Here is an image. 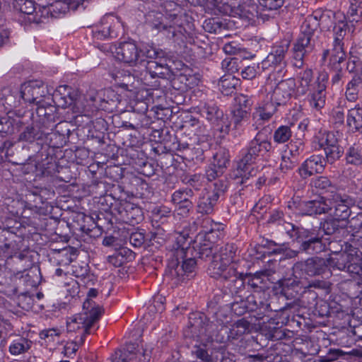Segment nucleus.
Masks as SVG:
<instances>
[{"instance_id": "nucleus-29", "label": "nucleus", "mask_w": 362, "mask_h": 362, "mask_svg": "<svg viewBox=\"0 0 362 362\" xmlns=\"http://www.w3.org/2000/svg\"><path fill=\"white\" fill-rule=\"evenodd\" d=\"M250 324L245 319H240L231 325L228 332L226 330L228 334V339H235L243 336L247 332H249ZM226 329L224 327L221 330Z\"/></svg>"}, {"instance_id": "nucleus-48", "label": "nucleus", "mask_w": 362, "mask_h": 362, "mask_svg": "<svg viewBox=\"0 0 362 362\" xmlns=\"http://www.w3.org/2000/svg\"><path fill=\"white\" fill-rule=\"evenodd\" d=\"M231 124L234 125L235 129H238L243 126V123L248 120L250 113H247L245 110L240 109L233 108L231 111Z\"/></svg>"}, {"instance_id": "nucleus-57", "label": "nucleus", "mask_w": 362, "mask_h": 362, "mask_svg": "<svg viewBox=\"0 0 362 362\" xmlns=\"http://www.w3.org/2000/svg\"><path fill=\"white\" fill-rule=\"evenodd\" d=\"M192 354L200 362H214L211 355L204 346H194Z\"/></svg>"}, {"instance_id": "nucleus-35", "label": "nucleus", "mask_w": 362, "mask_h": 362, "mask_svg": "<svg viewBox=\"0 0 362 362\" xmlns=\"http://www.w3.org/2000/svg\"><path fill=\"white\" fill-rule=\"evenodd\" d=\"M134 350V344H127L126 348L115 352L112 356V362H129L132 361L136 358Z\"/></svg>"}, {"instance_id": "nucleus-33", "label": "nucleus", "mask_w": 362, "mask_h": 362, "mask_svg": "<svg viewBox=\"0 0 362 362\" xmlns=\"http://www.w3.org/2000/svg\"><path fill=\"white\" fill-rule=\"evenodd\" d=\"M69 10V4L63 1H55L48 7H43L40 11L45 19L50 14L52 17H57V13H65Z\"/></svg>"}, {"instance_id": "nucleus-7", "label": "nucleus", "mask_w": 362, "mask_h": 362, "mask_svg": "<svg viewBox=\"0 0 362 362\" xmlns=\"http://www.w3.org/2000/svg\"><path fill=\"white\" fill-rule=\"evenodd\" d=\"M214 188L204 189L199 197L197 211L202 214H211L221 196L226 189V185L221 180L214 183Z\"/></svg>"}, {"instance_id": "nucleus-23", "label": "nucleus", "mask_w": 362, "mask_h": 362, "mask_svg": "<svg viewBox=\"0 0 362 362\" xmlns=\"http://www.w3.org/2000/svg\"><path fill=\"white\" fill-rule=\"evenodd\" d=\"M302 214L313 216L328 213L332 210L330 204H327L325 198L322 197L320 199L303 202Z\"/></svg>"}, {"instance_id": "nucleus-55", "label": "nucleus", "mask_w": 362, "mask_h": 362, "mask_svg": "<svg viewBox=\"0 0 362 362\" xmlns=\"http://www.w3.org/2000/svg\"><path fill=\"white\" fill-rule=\"evenodd\" d=\"M304 151V144L303 142L300 140L291 141L287 145V149L285 151L288 153L291 156L296 157L298 158L300 154H301Z\"/></svg>"}, {"instance_id": "nucleus-58", "label": "nucleus", "mask_w": 362, "mask_h": 362, "mask_svg": "<svg viewBox=\"0 0 362 362\" xmlns=\"http://www.w3.org/2000/svg\"><path fill=\"white\" fill-rule=\"evenodd\" d=\"M263 276H266V272L256 273L254 275H245L247 284L252 288L260 287V285L264 283Z\"/></svg>"}, {"instance_id": "nucleus-41", "label": "nucleus", "mask_w": 362, "mask_h": 362, "mask_svg": "<svg viewBox=\"0 0 362 362\" xmlns=\"http://www.w3.org/2000/svg\"><path fill=\"white\" fill-rule=\"evenodd\" d=\"M32 341L21 337L14 340L9 346V351L13 355H18L28 351L31 347Z\"/></svg>"}, {"instance_id": "nucleus-14", "label": "nucleus", "mask_w": 362, "mask_h": 362, "mask_svg": "<svg viewBox=\"0 0 362 362\" xmlns=\"http://www.w3.org/2000/svg\"><path fill=\"white\" fill-rule=\"evenodd\" d=\"M119 29V23L114 16L110 15L105 16L93 30V36L98 40L115 38L118 36V30Z\"/></svg>"}, {"instance_id": "nucleus-52", "label": "nucleus", "mask_w": 362, "mask_h": 362, "mask_svg": "<svg viewBox=\"0 0 362 362\" xmlns=\"http://www.w3.org/2000/svg\"><path fill=\"white\" fill-rule=\"evenodd\" d=\"M194 196L192 189L185 188L175 191L172 195V202L173 204L189 201Z\"/></svg>"}, {"instance_id": "nucleus-20", "label": "nucleus", "mask_w": 362, "mask_h": 362, "mask_svg": "<svg viewBox=\"0 0 362 362\" xmlns=\"http://www.w3.org/2000/svg\"><path fill=\"white\" fill-rule=\"evenodd\" d=\"M200 114L207 120L217 127V129L221 132H228L229 125L226 124L225 127L223 123V112L216 105L212 104H205L200 108Z\"/></svg>"}, {"instance_id": "nucleus-54", "label": "nucleus", "mask_w": 362, "mask_h": 362, "mask_svg": "<svg viewBox=\"0 0 362 362\" xmlns=\"http://www.w3.org/2000/svg\"><path fill=\"white\" fill-rule=\"evenodd\" d=\"M350 7L348 14L352 21H358L362 15V0H349Z\"/></svg>"}, {"instance_id": "nucleus-40", "label": "nucleus", "mask_w": 362, "mask_h": 362, "mask_svg": "<svg viewBox=\"0 0 362 362\" xmlns=\"http://www.w3.org/2000/svg\"><path fill=\"white\" fill-rule=\"evenodd\" d=\"M234 300L230 304L231 310L238 315H242L246 312L252 311V307L247 306L245 300V295L233 296Z\"/></svg>"}, {"instance_id": "nucleus-37", "label": "nucleus", "mask_w": 362, "mask_h": 362, "mask_svg": "<svg viewBox=\"0 0 362 362\" xmlns=\"http://www.w3.org/2000/svg\"><path fill=\"white\" fill-rule=\"evenodd\" d=\"M243 60L238 57H228L223 60L221 67L230 74L238 73L243 66Z\"/></svg>"}, {"instance_id": "nucleus-4", "label": "nucleus", "mask_w": 362, "mask_h": 362, "mask_svg": "<svg viewBox=\"0 0 362 362\" xmlns=\"http://www.w3.org/2000/svg\"><path fill=\"white\" fill-rule=\"evenodd\" d=\"M271 147V143L264 137L263 134L258 132L255 137L249 142L246 151L238 164V169L244 173L250 170V165L255 162L257 158L263 156L269 151Z\"/></svg>"}, {"instance_id": "nucleus-16", "label": "nucleus", "mask_w": 362, "mask_h": 362, "mask_svg": "<svg viewBox=\"0 0 362 362\" xmlns=\"http://www.w3.org/2000/svg\"><path fill=\"white\" fill-rule=\"evenodd\" d=\"M296 86V81L292 78L281 81L274 89L270 100L276 105L285 104L292 97Z\"/></svg>"}, {"instance_id": "nucleus-36", "label": "nucleus", "mask_w": 362, "mask_h": 362, "mask_svg": "<svg viewBox=\"0 0 362 362\" xmlns=\"http://www.w3.org/2000/svg\"><path fill=\"white\" fill-rule=\"evenodd\" d=\"M232 13L233 16L247 21H252L257 16V11L255 5H239L232 9Z\"/></svg>"}, {"instance_id": "nucleus-1", "label": "nucleus", "mask_w": 362, "mask_h": 362, "mask_svg": "<svg viewBox=\"0 0 362 362\" xmlns=\"http://www.w3.org/2000/svg\"><path fill=\"white\" fill-rule=\"evenodd\" d=\"M175 244L173 245V251L165 272V278L173 281L174 284H178L186 279L194 276V272L196 267V259L199 258L204 261L212 260L215 252L210 243H204L193 247L194 257L185 259L187 238L185 235L177 234L175 238Z\"/></svg>"}, {"instance_id": "nucleus-49", "label": "nucleus", "mask_w": 362, "mask_h": 362, "mask_svg": "<svg viewBox=\"0 0 362 362\" xmlns=\"http://www.w3.org/2000/svg\"><path fill=\"white\" fill-rule=\"evenodd\" d=\"M281 226L286 233L296 241H298L301 237L303 234L301 232L305 231L306 230L304 228L296 226L293 223L286 221H284Z\"/></svg>"}, {"instance_id": "nucleus-42", "label": "nucleus", "mask_w": 362, "mask_h": 362, "mask_svg": "<svg viewBox=\"0 0 362 362\" xmlns=\"http://www.w3.org/2000/svg\"><path fill=\"white\" fill-rule=\"evenodd\" d=\"M313 79V71L307 69L303 71H301L298 74V82L299 86H298V91L300 94H305L309 89L310 83Z\"/></svg>"}, {"instance_id": "nucleus-56", "label": "nucleus", "mask_w": 362, "mask_h": 362, "mask_svg": "<svg viewBox=\"0 0 362 362\" xmlns=\"http://www.w3.org/2000/svg\"><path fill=\"white\" fill-rule=\"evenodd\" d=\"M346 161L350 164L360 165L362 163V153L358 147L349 148L346 153Z\"/></svg>"}, {"instance_id": "nucleus-39", "label": "nucleus", "mask_w": 362, "mask_h": 362, "mask_svg": "<svg viewBox=\"0 0 362 362\" xmlns=\"http://www.w3.org/2000/svg\"><path fill=\"white\" fill-rule=\"evenodd\" d=\"M311 185L316 189L329 193V194L336 193L335 187L332 185L331 181L327 177L319 176L313 178L311 182Z\"/></svg>"}, {"instance_id": "nucleus-64", "label": "nucleus", "mask_w": 362, "mask_h": 362, "mask_svg": "<svg viewBox=\"0 0 362 362\" xmlns=\"http://www.w3.org/2000/svg\"><path fill=\"white\" fill-rule=\"evenodd\" d=\"M21 1L19 9L22 13L32 15L35 11L36 8L32 0H21Z\"/></svg>"}, {"instance_id": "nucleus-38", "label": "nucleus", "mask_w": 362, "mask_h": 362, "mask_svg": "<svg viewBox=\"0 0 362 362\" xmlns=\"http://www.w3.org/2000/svg\"><path fill=\"white\" fill-rule=\"evenodd\" d=\"M229 152L227 149L220 148L213 156L212 165L223 170L229 164Z\"/></svg>"}, {"instance_id": "nucleus-19", "label": "nucleus", "mask_w": 362, "mask_h": 362, "mask_svg": "<svg viewBox=\"0 0 362 362\" xmlns=\"http://www.w3.org/2000/svg\"><path fill=\"white\" fill-rule=\"evenodd\" d=\"M117 211L121 218L129 224L134 225L143 219L141 209L130 202L122 200L119 203Z\"/></svg>"}, {"instance_id": "nucleus-31", "label": "nucleus", "mask_w": 362, "mask_h": 362, "mask_svg": "<svg viewBox=\"0 0 362 362\" xmlns=\"http://www.w3.org/2000/svg\"><path fill=\"white\" fill-rule=\"evenodd\" d=\"M347 125L352 132L362 133V108L355 107L349 110L347 114Z\"/></svg>"}, {"instance_id": "nucleus-43", "label": "nucleus", "mask_w": 362, "mask_h": 362, "mask_svg": "<svg viewBox=\"0 0 362 362\" xmlns=\"http://www.w3.org/2000/svg\"><path fill=\"white\" fill-rule=\"evenodd\" d=\"M293 125H281L274 132V141L277 144H284L288 141L293 134L291 127Z\"/></svg>"}, {"instance_id": "nucleus-22", "label": "nucleus", "mask_w": 362, "mask_h": 362, "mask_svg": "<svg viewBox=\"0 0 362 362\" xmlns=\"http://www.w3.org/2000/svg\"><path fill=\"white\" fill-rule=\"evenodd\" d=\"M64 90H71L68 86H60L58 90L59 93L54 95V98L58 106L62 108L72 107V110L75 112H82L78 108L80 101L77 100L74 95H71L69 91L66 93H62Z\"/></svg>"}, {"instance_id": "nucleus-21", "label": "nucleus", "mask_w": 362, "mask_h": 362, "mask_svg": "<svg viewBox=\"0 0 362 362\" xmlns=\"http://www.w3.org/2000/svg\"><path fill=\"white\" fill-rule=\"evenodd\" d=\"M327 158L320 155H313L308 158L299 169L302 177L306 178L314 173H321L325 169Z\"/></svg>"}, {"instance_id": "nucleus-18", "label": "nucleus", "mask_w": 362, "mask_h": 362, "mask_svg": "<svg viewBox=\"0 0 362 362\" xmlns=\"http://www.w3.org/2000/svg\"><path fill=\"white\" fill-rule=\"evenodd\" d=\"M235 264H230L223 260L221 262L213 255L212 260L208 267V272L214 279H230V277L235 274Z\"/></svg>"}, {"instance_id": "nucleus-63", "label": "nucleus", "mask_w": 362, "mask_h": 362, "mask_svg": "<svg viewBox=\"0 0 362 362\" xmlns=\"http://www.w3.org/2000/svg\"><path fill=\"white\" fill-rule=\"evenodd\" d=\"M203 27L209 33H216L217 30L221 28V23L216 18H209L204 21Z\"/></svg>"}, {"instance_id": "nucleus-2", "label": "nucleus", "mask_w": 362, "mask_h": 362, "mask_svg": "<svg viewBox=\"0 0 362 362\" xmlns=\"http://www.w3.org/2000/svg\"><path fill=\"white\" fill-rule=\"evenodd\" d=\"M98 291L95 288H90L87 294V299L83 304V311L69 318L66 322L69 332H76L82 329L83 334L81 336L79 344H82L86 334L90 333V327L97 322L101 317L103 309L91 299L98 296ZM77 344V342H76Z\"/></svg>"}, {"instance_id": "nucleus-47", "label": "nucleus", "mask_w": 362, "mask_h": 362, "mask_svg": "<svg viewBox=\"0 0 362 362\" xmlns=\"http://www.w3.org/2000/svg\"><path fill=\"white\" fill-rule=\"evenodd\" d=\"M139 76V83H143L145 86L149 88H157L160 86L159 81L156 79L157 77L152 76L147 71L146 69L144 68Z\"/></svg>"}, {"instance_id": "nucleus-32", "label": "nucleus", "mask_w": 362, "mask_h": 362, "mask_svg": "<svg viewBox=\"0 0 362 362\" xmlns=\"http://www.w3.org/2000/svg\"><path fill=\"white\" fill-rule=\"evenodd\" d=\"M276 106L273 101H267L256 108L253 112V117L262 121H268L276 112Z\"/></svg>"}, {"instance_id": "nucleus-27", "label": "nucleus", "mask_w": 362, "mask_h": 362, "mask_svg": "<svg viewBox=\"0 0 362 362\" xmlns=\"http://www.w3.org/2000/svg\"><path fill=\"white\" fill-rule=\"evenodd\" d=\"M48 134V132H46L37 124L35 126H28L19 135L18 140L33 143L35 140L42 139L45 135Z\"/></svg>"}, {"instance_id": "nucleus-50", "label": "nucleus", "mask_w": 362, "mask_h": 362, "mask_svg": "<svg viewBox=\"0 0 362 362\" xmlns=\"http://www.w3.org/2000/svg\"><path fill=\"white\" fill-rule=\"evenodd\" d=\"M243 66L240 68V76L246 80L254 78L259 69V64L252 63L246 64V60H243Z\"/></svg>"}, {"instance_id": "nucleus-45", "label": "nucleus", "mask_w": 362, "mask_h": 362, "mask_svg": "<svg viewBox=\"0 0 362 362\" xmlns=\"http://www.w3.org/2000/svg\"><path fill=\"white\" fill-rule=\"evenodd\" d=\"M349 255L346 253L337 254V257H331L329 260V264L333 267H336L339 270L347 269L349 270L350 264L349 263Z\"/></svg>"}, {"instance_id": "nucleus-13", "label": "nucleus", "mask_w": 362, "mask_h": 362, "mask_svg": "<svg viewBox=\"0 0 362 362\" xmlns=\"http://www.w3.org/2000/svg\"><path fill=\"white\" fill-rule=\"evenodd\" d=\"M338 143V139L334 132L322 134L319 144L324 148L327 163H333L341 156L343 151Z\"/></svg>"}, {"instance_id": "nucleus-51", "label": "nucleus", "mask_w": 362, "mask_h": 362, "mask_svg": "<svg viewBox=\"0 0 362 362\" xmlns=\"http://www.w3.org/2000/svg\"><path fill=\"white\" fill-rule=\"evenodd\" d=\"M235 103L233 108L245 110L247 113H250L253 104L252 98L244 94L238 95L235 98Z\"/></svg>"}, {"instance_id": "nucleus-8", "label": "nucleus", "mask_w": 362, "mask_h": 362, "mask_svg": "<svg viewBox=\"0 0 362 362\" xmlns=\"http://www.w3.org/2000/svg\"><path fill=\"white\" fill-rule=\"evenodd\" d=\"M348 25L344 21H339L335 24L333 28L334 42L333 48L331 50L325 49L322 54V61H325L327 57L332 54V64L337 68L338 64L343 59H346V54L343 49V40L346 34Z\"/></svg>"}, {"instance_id": "nucleus-5", "label": "nucleus", "mask_w": 362, "mask_h": 362, "mask_svg": "<svg viewBox=\"0 0 362 362\" xmlns=\"http://www.w3.org/2000/svg\"><path fill=\"white\" fill-rule=\"evenodd\" d=\"M144 62L141 67L146 69L147 71L157 78H165L170 74V68L163 61L165 52L154 47H146L144 51Z\"/></svg>"}, {"instance_id": "nucleus-10", "label": "nucleus", "mask_w": 362, "mask_h": 362, "mask_svg": "<svg viewBox=\"0 0 362 362\" xmlns=\"http://www.w3.org/2000/svg\"><path fill=\"white\" fill-rule=\"evenodd\" d=\"M20 98L25 103L39 105L48 93L47 86L41 81H32L21 87Z\"/></svg>"}, {"instance_id": "nucleus-6", "label": "nucleus", "mask_w": 362, "mask_h": 362, "mask_svg": "<svg viewBox=\"0 0 362 362\" xmlns=\"http://www.w3.org/2000/svg\"><path fill=\"white\" fill-rule=\"evenodd\" d=\"M144 50L145 48L139 50L136 44L132 42H124L118 46L112 45L107 49L117 59L129 66H141V63H144Z\"/></svg>"}, {"instance_id": "nucleus-24", "label": "nucleus", "mask_w": 362, "mask_h": 362, "mask_svg": "<svg viewBox=\"0 0 362 362\" xmlns=\"http://www.w3.org/2000/svg\"><path fill=\"white\" fill-rule=\"evenodd\" d=\"M289 44L285 43L274 47L272 52L268 54L263 64L266 65H281L285 64V57L288 50Z\"/></svg>"}, {"instance_id": "nucleus-53", "label": "nucleus", "mask_w": 362, "mask_h": 362, "mask_svg": "<svg viewBox=\"0 0 362 362\" xmlns=\"http://www.w3.org/2000/svg\"><path fill=\"white\" fill-rule=\"evenodd\" d=\"M298 158L291 156L286 151H284L281 156V170L286 173L293 169L298 163Z\"/></svg>"}, {"instance_id": "nucleus-46", "label": "nucleus", "mask_w": 362, "mask_h": 362, "mask_svg": "<svg viewBox=\"0 0 362 362\" xmlns=\"http://www.w3.org/2000/svg\"><path fill=\"white\" fill-rule=\"evenodd\" d=\"M339 221L335 218L325 221L321 224L320 229L316 233H320L321 238L323 235H332L337 232L339 229Z\"/></svg>"}, {"instance_id": "nucleus-30", "label": "nucleus", "mask_w": 362, "mask_h": 362, "mask_svg": "<svg viewBox=\"0 0 362 362\" xmlns=\"http://www.w3.org/2000/svg\"><path fill=\"white\" fill-rule=\"evenodd\" d=\"M236 252V247L233 244H226L223 246L220 247L218 249L215 247L214 252V257L217 258L219 261L223 262L226 263H229L230 264H235L233 263V259Z\"/></svg>"}, {"instance_id": "nucleus-61", "label": "nucleus", "mask_w": 362, "mask_h": 362, "mask_svg": "<svg viewBox=\"0 0 362 362\" xmlns=\"http://www.w3.org/2000/svg\"><path fill=\"white\" fill-rule=\"evenodd\" d=\"M259 2L267 10H276L283 6L284 0H259Z\"/></svg>"}, {"instance_id": "nucleus-9", "label": "nucleus", "mask_w": 362, "mask_h": 362, "mask_svg": "<svg viewBox=\"0 0 362 362\" xmlns=\"http://www.w3.org/2000/svg\"><path fill=\"white\" fill-rule=\"evenodd\" d=\"M189 324L192 337L199 338L202 343L214 340L215 325L209 322L204 314H192L189 317Z\"/></svg>"}, {"instance_id": "nucleus-17", "label": "nucleus", "mask_w": 362, "mask_h": 362, "mask_svg": "<svg viewBox=\"0 0 362 362\" xmlns=\"http://www.w3.org/2000/svg\"><path fill=\"white\" fill-rule=\"evenodd\" d=\"M36 109V124L44 129L46 132L52 131L53 127L59 128L62 124L61 123L54 125L55 122V107L52 105L45 106L43 105H37Z\"/></svg>"}, {"instance_id": "nucleus-44", "label": "nucleus", "mask_w": 362, "mask_h": 362, "mask_svg": "<svg viewBox=\"0 0 362 362\" xmlns=\"http://www.w3.org/2000/svg\"><path fill=\"white\" fill-rule=\"evenodd\" d=\"M325 88L324 85H318V89L310 95V104L314 108L319 110L322 108L325 103Z\"/></svg>"}, {"instance_id": "nucleus-26", "label": "nucleus", "mask_w": 362, "mask_h": 362, "mask_svg": "<svg viewBox=\"0 0 362 362\" xmlns=\"http://www.w3.org/2000/svg\"><path fill=\"white\" fill-rule=\"evenodd\" d=\"M101 94H103L105 100H101V103L96 105L95 108L112 110L114 107H117V105L119 103V95L112 89L101 90Z\"/></svg>"}, {"instance_id": "nucleus-59", "label": "nucleus", "mask_w": 362, "mask_h": 362, "mask_svg": "<svg viewBox=\"0 0 362 362\" xmlns=\"http://www.w3.org/2000/svg\"><path fill=\"white\" fill-rule=\"evenodd\" d=\"M344 61H345V59H343L341 61H340L338 64L337 68H336L332 64V54H330L329 66L334 72V74L332 78V81L333 83H337L341 80V78L342 77V74H341L342 69H343L342 64H344Z\"/></svg>"}, {"instance_id": "nucleus-62", "label": "nucleus", "mask_w": 362, "mask_h": 362, "mask_svg": "<svg viewBox=\"0 0 362 362\" xmlns=\"http://www.w3.org/2000/svg\"><path fill=\"white\" fill-rule=\"evenodd\" d=\"M153 28L158 30L160 32H164L165 35L168 37H171L175 36V28L172 27L171 25H168L166 24H164L162 22H160L158 23H153Z\"/></svg>"}, {"instance_id": "nucleus-3", "label": "nucleus", "mask_w": 362, "mask_h": 362, "mask_svg": "<svg viewBox=\"0 0 362 362\" xmlns=\"http://www.w3.org/2000/svg\"><path fill=\"white\" fill-rule=\"evenodd\" d=\"M318 14V12H315L305 19L300 27V35L293 43L292 62L293 65L297 68L303 67L304 59L314 49L315 45L313 37L320 25Z\"/></svg>"}, {"instance_id": "nucleus-12", "label": "nucleus", "mask_w": 362, "mask_h": 362, "mask_svg": "<svg viewBox=\"0 0 362 362\" xmlns=\"http://www.w3.org/2000/svg\"><path fill=\"white\" fill-rule=\"evenodd\" d=\"M326 261L320 257L308 258L304 262H296L293 267L294 274L301 277L303 274L314 276L322 274L326 269Z\"/></svg>"}, {"instance_id": "nucleus-34", "label": "nucleus", "mask_w": 362, "mask_h": 362, "mask_svg": "<svg viewBox=\"0 0 362 362\" xmlns=\"http://www.w3.org/2000/svg\"><path fill=\"white\" fill-rule=\"evenodd\" d=\"M228 281V288L230 291L231 294L234 296L236 295H243L242 293L245 292V283L246 277L243 278V273H238L235 269V274L234 276H231L230 279H225Z\"/></svg>"}, {"instance_id": "nucleus-60", "label": "nucleus", "mask_w": 362, "mask_h": 362, "mask_svg": "<svg viewBox=\"0 0 362 362\" xmlns=\"http://www.w3.org/2000/svg\"><path fill=\"white\" fill-rule=\"evenodd\" d=\"M360 83V78H354L347 85L346 95L349 100L354 101L356 98V86Z\"/></svg>"}, {"instance_id": "nucleus-25", "label": "nucleus", "mask_w": 362, "mask_h": 362, "mask_svg": "<svg viewBox=\"0 0 362 362\" xmlns=\"http://www.w3.org/2000/svg\"><path fill=\"white\" fill-rule=\"evenodd\" d=\"M132 74L128 71H118L115 76V80L119 86L127 90L132 91L134 89L139 88V76Z\"/></svg>"}, {"instance_id": "nucleus-11", "label": "nucleus", "mask_w": 362, "mask_h": 362, "mask_svg": "<svg viewBox=\"0 0 362 362\" xmlns=\"http://www.w3.org/2000/svg\"><path fill=\"white\" fill-rule=\"evenodd\" d=\"M326 199L330 201L332 209L334 208L332 215L337 221L347 219L351 214L350 207L355 204V201L347 195L338 193L327 194Z\"/></svg>"}, {"instance_id": "nucleus-15", "label": "nucleus", "mask_w": 362, "mask_h": 362, "mask_svg": "<svg viewBox=\"0 0 362 362\" xmlns=\"http://www.w3.org/2000/svg\"><path fill=\"white\" fill-rule=\"evenodd\" d=\"M297 243L300 244L299 250L308 254L317 253L322 250V243L320 233L316 230L306 229Z\"/></svg>"}, {"instance_id": "nucleus-28", "label": "nucleus", "mask_w": 362, "mask_h": 362, "mask_svg": "<svg viewBox=\"0 0 362 362\" xmlns=\"http://www.w3.org/2000/svg\"><path fill=\"white\" fill-rule=\"evenodd\" d=\"M294 278L284 279L281 281V286L282 287L281 292L287 298L295 297L296 295L298 294L301 289L300 282L298 279L297 275L294 274Z\"/></svg>"}]
</instances>
